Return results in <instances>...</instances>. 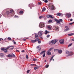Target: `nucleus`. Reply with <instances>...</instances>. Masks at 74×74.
<instances>
[{
  "mask_svg": "<svg viewBox=\"0 0 74 74\" xmlns=\"http://www.w3.org/2000/svg\"><path fill=\"white\" fill-rule=\"evenodd\" d=\"M48 7L50 8H51L52 10H55L56 9L55 7L54 6V5H53V4L52 3H50Z\"/></svg>",
  "mask_w": 74,
  "mask_h": 74,
  "instance_id": "1",
  "label": "nucleus"
},
{
  "mask_svg": "<svg viewBox=\"0 0 74 74\" xmlns=\"http://www.w3.org/2000/svg\"><path fill=\"white\" fill-rule=\"evenodd\" d=\"M55 21H56V22H57V23H59L60 25H61L60 22H63V20L62 19H60L59 21L57 19H55Z\"/></svg>",
  "mask_w": 74,
  "mask_h": 74,
  "instance_id": "2",
  "label": "nucleus"
},
{
  "mask_svg": "<svg viewBox=\"0 0 74 74\" xmlns=\"http://www.w3.org/2000/svg\"><path fill=\"white\" fill-rule=\"evenodd\" d=\"M10 12L9 11H7L6 12V15H11V14L12 13V12H14L13 11V10L12 9H10Z\"/></svg>",
  "mask_w": 74,
  "mask_h": 74,
  "instance_id": "3",
  "label": "nucleus"
},
{
  "mask_svg": "<svg viewBox=\"0 0 74 74\" xmlns=\"http://www.w3.org/2000/svg\"><path fill=\"white\" fill-rule=\"evenodd\" d=\"M39 26L40 28H42V27H44L45 26L44 23H40L39 25Z\"/></svg>",
  "mask_w": 74,
  "mask_h": 74,
  "instance_id": "4",
  "label": "nucleus"
},
{
  "mask_svg": "<svg viewBox=\"0 0 74 74\" xmlns=\"http://www.w3.org/2000/svg\"><path fill=\"white\" fill-rule=\"evenodd\" d=\"M58 41V40H52L51 41V43H52L53 44H55L56 42Z\"/></svg>",
  "mask_w": 74,
  "mask_h": 74,
  "instance_id": "5",
  "label": "nucleus"
},
{
  "mask_svg": "<svg viewBox=\"0 0 74 74\" xmlns=\"http://www.w3.org/2000/svg\"><path fill=\"white\" fill-rule=\"evenodd\" d=\"M39 41V39L38 38H37V39H35V40H32L31 42H33V43H34L37 41Z\"/></svg>",
  "mask_w": 74,
  "mask_h": 74,
  "instance_id": "6",
  "label": "nucleus"
},
{
  "mask_svg": "<svg viewBox=\"0 0 74 74\" xmlns=\"http://www.w3.org/2000/svg\"><path fill=\"white\" fill-rule=\"evenodd\" d=\"M8 57L9 58H11V57H14L15 58V56L14 54H12L11 55L9 54L8 56Z\"/></svg>",
  "mask_w": 74,
  "mask_h": 74,
  "instance_id": "7",
  "label": "nucleus"
},
{
  "mask_svg": "<svg viewBox=\"0 0 74 74\" xmlns=\"http://www.w3.org/2000/svg\"><path fill=\"white\" fill-rule=\"evenodd\" d=\"M42 33H43V32L41 31H40L38 32V34L39 36H42Z\"/></svg>",
  "mask_w": 74,
  "mask_h": 74,
  "instance_id": "8",
  "label": "nucleus"
},
{
  "mask_svg": "<svg viewBox=\"0 0 74 74\" xmlns=\"http://www.w3.org/2000/svg\"><path fill=\"white\" fill-rule=\"evenodd\" d=\"M64 39H62L60 40L59 41V42L61 44H64Z\"/></svg>",
  "mask_w": 74,
  "mask_h": 74,
  "instance_id": "9",
  "label": "nucleus"
},
{
  "mask_svg": "<svg viewBox=\"0 0 74 74\" xmlns=\"http://www.w3.org/2000/svg\"><path fill=\"white\" fill-rule=\"evenodd\" d=\"M66 16L68 18H71V14H70L67 13L66 14Z\"/></svg>",
  "mask_w": 74,
  "mask_h": 74,
  "instance_id": "10",
  "label": "nucleus"
},
{
  "mask_svg": "<svg viewBox=\"0 0 74 74\" xmlns=\"http://www.w3.org/2000/svg\"><path fill=\"white\" fill-rule=\"evenodd\" d=\"M66 29L64 30V32H66V31H68L70 30V29L68 28V27L67 26L65 27Z\"/></svg>",
  "mask_w": 74,
  "mask_h": 74,
  "instance_id": "11",
  "label": "nucleus"
},
{
  "mask_svg": "<svg viewBox=\"0 0 74 74\" xmlns=\"http://www.w3.org/2000/svg\"><path fill=\"white\" fill-rule=\"evenodd\" d=\"M59 29V28L58 27H55L54 30H56V31H58Z\"/></svg>",
  "mask_w": 74,
  "mask_h": 74,
  "instance_id": "12",
  "label": "nucleus"
},
{
  "mask_svg": "<svg viewBox=\"0 0 74 74\" xmlns=\"http://www.w3.org/2000/svg\"><path fill=\"white\" fill-rule=\"evenodd\" d=\"M46 52V51H43L41 52V53H40V55H41L43 54V53H45V52Z\"/></svg>",
  "mask_w": 74,
  "mask_h": 74,
  "instance_id": "13",
  "label": "nucleus"
},
{
  "mask_svg": "<svg viewBox=\"0 0 74 74\" xmlns=\"http://www.w3.org/2000/svg\"><path fill=\"white\" fill-rule=\"evenodd\" d=\"M29 7H30V8L32 9V6H33V4H30L29 5Z\"/></svg>",
  "mask_w": 74,
  "mask_h": 74,
  "instance_id": "14",
  "label": "nucleus"
},
{
  "mask_svg": "<svg viewBox=\"0 0 74 74\" xmlns=\"http://www.w3.org/2000/svg\"><path fill=\"white\" fill-rule=\"evenodd\" d=\"M47 53L48 55L50 56L51 55V53L50 52L47 51Z\"/></svg>",
  "mask_w": 74,
  "mask_h": 74,
  "instance_id": "15",
  "label": "nucleus"
},
{
  "mask_svg": "<svg viewBox=\"0 0 74 74\" xmlns=\"http://www.w3.org/2000/svg\"><path fill=\"white\" fill-rule=\"evenodd\" d=\"M74 33H72L69 34H68V35L69 36H73V35H74Z\"/></svg>",
  "mask_w": 74,
  "mask_h": 74,
  "instance_id": "16",
  "label": "nucleus"
},
{
  "mask_svg": "<svg viewBox=\"0 0 74 74\" xmlns=\"http://www.w3.org/2000/svg\"><path fill=\"white\" fill-rule=\"evenodd\" d=\"M58 53H59L60 54V53H62V51L61 50H58Z\"/></svg>",
  "mask_w": 74,
  "mask_h": 74,
  "instance_id": "17",
  "label": "nucleus"
},
{
  "mask_svg": "<svg viewBox=\"0 0 74 74\" xmlns=\"http://www.w3.org/2000/svg\"><path fill=\"white\" fill-rule=\"evenodd\" d=\"M45 10H46V9L45 8H43L42 9V11L43 12H44V11H45Z\"/></svg>",
  "mask_w": 74,
  "mask_h": 74,
  "instance_id": "18",
  "label": "nucleus"
},
{
  "mask_svg": "<svg viewBox=\"0 0 74 74\" xmlns=\"http://www.w3.org/2000/svg\"><path fill=\"white\" fill-rule=\"evenodd\" d=\"M70 53V54L68 55L67 56H72V55H73V52H71Z\"/></svg>",
  "mask_w": 74,
  "mask_h": 74,
  "instance_id": "19",
  "label": "nucleus"
},
{
  "mask_svg": "<svg viewBox=\"0 0 74 74\" xmlns=\"http://www.w3.org/2000/svg\"><path fill=\"white\" fill-rule=\"evenodd\" d=\"M45 34H48V33H49V32L47 30H45Z\"/></svg>",
  "mask_w": 74,
  "mask_h": 74,
  "instance_id": "20",
  "label": "nucleus"
},
{
  "mask_svg": "<svg viewBox=\"0 0 74 74\" xmlns=\"http://www.w3.org/2000/svg\"><path fill=\"white\" fill-rule=\"evenodd\" d=\"M35 38H37H37H38V35H37V34H35Z\"/></svg>",
  "mask_w": 74,
  "mask_h": 74,
  "instance_id": "21",
  "label": "nucleus"
},
{
  "mask_svg": "<svg viewBox=\"0 0 74 74\" xmlns=\"http://www.w3.org/2000/svg\"><path fill=\"white\" fill-rule=\"evenodd\" d=\"M55 56H53L52 57H51V58L50 60V62H51L52 60V59H53V58Z\"/></svg>",
  "mask_w": 74,
  "mask_h": 74,
  "instance_id": "22",
  "label": "nucleus"
},
{
  "mask_svg": "<svg viewBox=\"0 0 74 74\" xmlns=\"http://www.w3.org/2000/svg\"><path fill=\"white\" fill-rule=\"evenodd\" d=\"M61 15V13H59L57 14V16H60Z\"/></svg>",
  "mask_w": 74,
  "mask_h": 74,
  "instance_id": "23",
  "label": "nucleus"
},
{
  "mask_svg": "<svg viewBox=\"0 0 74 74\" xmlns=\"http://www.w3.org/2000/svg\"><path fill=\"white\" fill-rule=\"evenodd\" d=\"M0 55L1 57H3L4 56V55L2 53L0 54Z\"/></svg>",
  "mask_w": 74,
  "mask_h": 74,
  "instance_id": "24",
  "label": "nucleus"
},
{
  "mask_svg": "<svg viewBox=\"0 0 74 74\" xmlns=\"http://www.w3.org/2000/svg\"><path fill=\"white\" fill-rule=\"evenodd\" d=\"M66 54H69V53H70L69 51H66Z\"/></svg>",
  "mask_w": 74,
  "mask_h": 74,
  "instance_id": "25",
  "label": "nucleus"
},
{
  "mask_svg": "<svg viewBox=\"0 0 74 74\" xmlns=\"http://www.w3.org/2000/svg\"><path fill=\"white\" fill-rule=\"evenodd\" d=\"M52 49V48H50L48 51L47 52H50Z\"/></svg>",
  "mask_w": 74,
  "mask_h": 74,
  "instance_id": "26",
  "label": "nucleus"
},
{
  "mask_svg": "<svg viewBox=\"0 0 74 74\" xmlns=\"http://www.w3.org/2000/svg\"><path fill=\"white\" fill-rule=\"evenodd\" d=\"M3 51H4L5 53H6V52H7V51H8L6 50V49H5Z\"/></svg>",
  "mask_w": 74,
  "mask_h": 74,
  "instance_id": "27",
  "label": "nucleus"
},
{
  "mask_svg": "<svg viewBox=\"0 0 74 74\" xmlns=\"http://www.w3.org/2000/svg\"><path fill=\"white\" fill-rule=\"evenodd\" d=\"M52 22V20H50L48 21L49 23H51V22Z\"/></svg>",
  "mask_w": 74,
  "mask_h": 74,
  "instance_id": "28",
  "label": "nucleus"
},
{
  "mask_svg": "<svg viewBox=\"0 0 74 74\" xmlns=\"http://www.w3.org/2000/svg\"><path fill=\"white\" fill-rule=\"evenodd\" d=\"M51 27L50 26H48V30H51Z\"/></svg>",
  "mask_w": 74,
  "mask_h": 74,
  "instance_id": "29",
  "label": "nucleus"
},
{
  "mask_svg": "<svg viewBox=\"0 0 74 74\" xmlns=\"http://www.w3.org/2000/svg\"><path fill=\"white\" fill-rule=\"evenodd\" d=\"M8 38H5V39H4V40H5V41H7V40H8Z\"/></svg>",
  "mask_w": 74,
  "mask_h": 74,
  "instance_id": "30",
  "label": "nucleus"
},
{
  "mask_svg": "<svg viewBox=\"0 0 74 74\" xmlns=\"http://www.w3.org/2000/svg\"><path fill=\"white\" fill-rule=\"evenodd\" d=\"M38 69V67H34V70H37Z\"/></svg>",
  "mask_w": 74,
  "mask_h": 74,
  "instance_id": "31",
  "label": "nucleus"
},
{
  "mask_svg": "<svg viewBox=\"0 0 74 74\" xmlns=\"http://www.w3.org/2000/svg\"><path fill=\"white\" fill-rule=\"evenodd\" d=\"M73 44L72 43H71L68 46V47H71V46Z\"/></svg>",
  "mask_w": 74,
  "mask_h": 74,
  "instance_id": "32",
  "label": "nucleus"
},
{
  "mask_svg": "<svg viewBox=\"0 0 74 74\" xmlns=\"http://www.w3.org/2000/svg\"><path fill=\"white\" fill-rule=\"evenodd\" d=\"M50 18H52V19H53V17H52V16L51 15H49Z\"/></svg>",
  "mask_w": 74,
  "mask_h": 74,
  "instance_id": "33",
  "label": "nucleus"
},
{
  "mask_svg": "<svg viewBox=\"0 0 74 74\" xmlns=\"http://www.w3.org/2000/svg\"><path fill=\"white\" fill-rule=\"evenodd\" d=\"M23 13V11H21L20 12V14H22Z\"/></svg>",
  "mask_w": 74,
  "mask_h": 74,
  "instance_id": "34",
  "label": "nucleus"
},
{
  "mask_svg": "<svg viewBox=\"0 0 74 74\" xmlns=\"http://www.w3.org/2000/svg\"><path fill=\"white\" fill-rule=\"evenodd\" d=\"M5 49L4 48H1V51H4V50Z\"/></svg>",
  "mask_w": 74,
  "mask_h": 74,
  "instance_id": "35",
  "label": "nucleus"
},
{
  "mask_svg": "<svg viewBox=\"0 0 74 74\" xmlns=\"http://www.w3.org/2000/svg\"><path fill=\"white\" fill-rule=\"evenodd\" d=\"M26 59H29V57H28L27 55H26Z\"/></svg>",
  "mask_w": 74,
  "mask_h": 74,
  "instance_id": "36",
  "label": "nucleus"
},
{
  "mask_svg": "<svg viewBox=\"0 0 74 74\" xmlns=\"http://www.w3.org/2000/svg\"><path fill=\"white\" fill-rule=\"evenodd\" d=\"M38 5H41V4H42V3H41L40 2H38Z\"/></svg>",
  "mask_w": 74,
  "mask_h": 74,
  "instance_id": "37",
  "label": "nucleus"
},
{
  "mask_svg": "<svg viewBox=\"0 0 74 74\" xmlns=\"http://www.w3.org/2000/svg\"><path fill=\"white\" fill-rule=\"evenodd\" d=\"M8 40H11V38L10 37L8 38Z\"/></svg>",
  "mask_w": 74,
  "mask_h": 74,
  "instance_id": "38",
  "label": "nucleus"
},
{
  "mask_svg": "<svg viewBox=\"0 0 74 74\" xmlns=\"http://www.w3.org/2000/svg\"><path fill=\"white\" fill-rule=\"evenodd\" d=\"M33 60L34 61V62H35V61H36V60H37V59L34 58L33 59Z\"/></svg>",
  "mask_w": 74,
  "mask_h": 74,
  "instance_id": "39",
  "label": "nucleus"
},
{
  "mask_svg": "<svg viewBox=\"0 0 74 74\" xmlns=\"http://www.w3.org/2000/svg\"><path fill=\"white\" fill-rule=\"evenodd\" d=\"M10 48V47L9 46L8 47L6 48L5 49L7 50V49H8Z\"/></svg>",
  "mask_w": 74,
  "mask_h": 74,
  "instance_id": "40",
  "label": "nucleus"
},
{
  "mask_svg": "<svg viewBox=\"0 0 74 74\" xmlns=\"http://www.w3.org/2000/svg\"><path fill=\"white\" fill-rule=\"evenodd\" d=\"M46 68H48L49 67V65H46L45 66Z\"/></svg>",
  "mask_w": 74,
  "mask_h": 74,
  "instance_id": "41",
  "label": "nucleus"
},
{
  "mask_svg": "<svg viewBox=\"0 0 74 74\" xmlns=\"http://www.w3.org/2000/svg\"><path fill=\"white\" fill-rule=\"evenodd\" d=\"M49 37H50V35H48L47 36V38H49Z\"/></svg>",
  "mask_w": 74,
  "mask_h": 74,
  "instance_id": "42",
  "label": "nucleus"
},
{
  "mask_svg": "<svg viewBox=\"0 0 74 74\" xmlns=\"http://www.w3.org/2000/svg\"><path fill=\"white\" fill-rule=\"evenodd\" d=\"M9 48H10V47H12V48H14V47L11 46H9Z\"/></svg>",
  "mask_w": 74,
  "mask_h": 74,
  "instance_id": "43",
  "label": "nucleus"
},
{
  "mask_svg": "<svg viewBox=\"0 0 74 74\" xmlns=\"http://www.w3.org/2000/svg\"><path fill=\"white\" fill-rule=\"evenodd\" d=\"M45 53H44V54L43 55V58H44V57H45Z\"/></svg>",
  "mask_w": 74,
  "mask_h": 74,
  "instance_id": "44",
  "label": "nucleus"
},
{
  "mask_svg": "<svg viewBox=\"0 0 74 74\" xmlns=\"http://www.w3.org/2000/svg\"><path fill=\"white\" fill-rule=\"evenodd\" d=\"M29 71H30V70H28L27 71V73L28 74L29 73Z\"/></svg>",
  "mask_w": 74,
  "mask_h": 74,
  "instance_id": "45",
  "label": "nucleus"
},
{
  "mask_svg": "<svg viewBox=\"0 0 74 74\" xmlns=\"http://www.w3.org/2000/svg\"><path fill=\"white\" fill-rule=\"evenodd\" d=\"M45 3H48V1L47 0H45Z\"/></svg>",
  "mask_w": 74,
  "mask_h": 74,
  "instance_id": "46",
  "label": "nucleus"
},
{
  "mask_svg": "<svg viewBox=\"0 0 74 74\" xmlns=\"http://www.w3.org/2000/svg\"><path fill=\"white\" fill-rule=\"evenodd\" d=\"M41 41H38V44H41Z\"/></svg>",
  "mask_w": 74,
  "mask_h": 74,
  "instance_id": "47",
  "label": "nucleus"
},
{
  "mask_svg": "<svg viewBox=\"0 0 74 74\" xmlns=\"http://www.w3.org/2000/svg\"><path fill=\"white\" fill-rule=\"evenodd\" d=\"M69 20L71 21V22H72L73 21V19L71 18V19H70Z\"/></svg>",
  "mask_w": 74,
  "mask_h": 74,
  "instance_id": "48",
  "label": "nucleus"
},
{
  "mask_svg": "<svg viewBox=\"0 0 74 74\" xmlns=\"http://www.w3.org/2000/svg\"><path fill=\"white\" fill-rule=\"evenodd\" d=\"M47 16V17L48 18H50L49 17V15H48Z\"/></svg>",
  "mask_w": 74,
  "mask_h": 74,
  "instance_id": "49",
  "label": "nucleus"
},
{
  "mask_svg": "<svg viewBox=\"0 0 74 74\" xmlns=\"http://www.w3.org/2000/svg\"><path fill=\"white\" fill-rule=\"evenodd\" d=\"M42 18V16H39V18H40V19H41V18Z\"/></svg>",
  "mask_w": 74,
  "mask_h": 74,
  "instance_id": "50",
  "label": "nucleus"
},
{
  "mask_svg": "<svg viewBox=\"0 0 74 74\" xmlns=\"http://www.w3.org/2000/svg\"><path fill=\"white\" fill-rule=\"evenodd\" d=\"M40 47V45L38 46H37L36 47L37 49H38Z\"/></svg>",
  "mask_w": 74,
  "mask_h": 74,
  "instance_id": "51",
  "label": "nucleus"
},
{
  "mask_svg": "<svg viewBox=\"0 0 74 74\" xmlns=\"http://www.w3.org/2000/svg\"><path fill=\"white\" fill-rule=\"evenodd\" d=\"M31 66H35V64H31Z\"/></svg>",
  "mask_w": 74,
  "mask_h": 74,
  "instance_id": "52",
  "label": "nucleus"
},
{
  "mask_svg": "<svg viewBox=\"0 0 74 74\" xmlns=\"http://www.w3.org/2000/svg\"><path fill=\"white\" fill-rule=\"evenodd\" d=\"M14 17H15V18H19V17H18V16H14Z\"/></svg>",
  "mask_w": 74,
  "mask_h": 74,
  "instance_id": "53",
  "label": "nucleus"
},
{
  "mask_svg": "<svg viewBox=\"0 0 74 74\" xmlns=\"http://www.w3.org/2000/svg\"><path fill=\"white\" fill-rule=\"evenodd\" d=\"M22 52H25V51L24 50H22V51H21Z\"/></svg>",
  "mask_w": 74,
  "mask_h": 74,
  "instance_id": "54",
  "label": "nucleus"
},
{
  "mask_svg": "<svg viewBox=\"0 0 74 74\" xmlns=\"http://www.w3.org/2000/svg\"><path fill=\"white\" fill-rule=\"evenodd\" d=\"M13 43L14 44H16V42L14 41V42Z\"/></svg>",
  "mask_w": 74,
  "mask_h": 74,
  "instance_id": "55",
  "label": "nucleus"
},
{
  "mask_svg": "<svg viewBox=\"0 0 74 74\" xmlns=\"http://www.w3.org/2000/svg\"><path fill=\"white\" fill-rule=\"evenodd\" d=\"M23 41H26V39H23Z\"/></svg>",
  "mask_w": 74,
  "mask_h": 74,
  "instance_id": "56",
  "label": "nucleus"
},
{
  "mask_svg": "<svg viewBox=\"0 0 74 74\" xmlns=\"http://www.w3.org/2000/svg\"><path fill=\"white\" fill-rule=\"evenodd\" d=\"M40 50H41V49H39L38 50V51H40Z\"/></svg>",
  "mask_w": 74,
  "mask_h": 74,
  "instance_id": "57",
  "label": "nucleus"
},
{
  "mask_svg": "<svg viewBox=\"0 0 74 74\" xmlns=\"http://www.w3.org/2000/svg\"><path fill=\"white\" fill-rule=\"evenodd\" d=\"M16 52H19V51L17 50H16Z\"/></svg>",
  "mask_w": 74,
  "mask_h": 74,
  "instance_id": "58",
  "label": "nucleus"
},
{
  "mask_svg": "<svg viewBox=\"0 0 74 74\" xmlns=\"http://www.w3.org/2000/svg\"><path fill=\"white\" fill-rule=\"evenodd\" d=\"M1 15L0 14V18H1Z\"/></svg>",
  "mask_w": 74,
  "mask_h": 74,
  "instance_id": "59",
  "label": "nucleus"
},
{
  "mask_svg": "<svg viewBox=\"0 0 74 74\" xmlns=\"http://www.w3.org/2000/svg\"><path fill=\"white\" fill-rule=\"evenodd\" d=\"M14 49V48H11L10 49Z\"/></svg>",
  "mask_w": 74,
  "mask_h": 74,
  "instance_id": "60",
  "label": "nucleus"
},
{
  "mask_svg": "<svg viewBox=\"0 0 74 74\" xmlns=\"http://www.w3.org/2000/svg\"><path fill=\"white\" fill-rule=\"evenodd\" d=\"M72 41H74V39H72Z\"/></svg>",
  "mask_w": 74,
  "mask_h": 74,
  "instance_id": "61",
  "label": "nucleus"
},
{
  "mask_svg": "<svg viewBox=\"0 0 74 74\" xmlns=\"http://www.w3.org/2000/svg\"><path fill=\"white\" fill-rule=\"evenodd\" d=\"M45 62H47V60H45Z\"/></svg>",
  "mask_w": 74,
  "mask_h": 74,
  "instance_id": "62",
  "label": "nucleus"
},
{
  "mask_svg": "<svg viewBox=\"0 0 74 74\" xmlns=\"http://www.w3.org/2000/svg\"><path fill=\"white\" fill-rule=\"evenodd\" d=\"M40 37L41 38H42V37H41V36H40Z\"/></svg>",
  "mask_w": 74,
  "mask_h": 74,
  "instance_id": "63",
  "label": "nucleus"
},
{
  "mask_svg": "<svg viewBox=\"0 0 74 74\" xmlns=\"http://www.w3.org/2000/svg\"><path fill=\"white\" fill-rule=\"evenodd\" d=\"M61 16H63V14H62L61 15Z\"/></svg>",
  "mask_w": 74,
  "mask_h": 74,
  "instance_id": "64",
  "label": "nucleus"
}]
</instances>
